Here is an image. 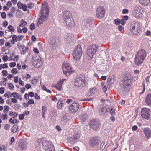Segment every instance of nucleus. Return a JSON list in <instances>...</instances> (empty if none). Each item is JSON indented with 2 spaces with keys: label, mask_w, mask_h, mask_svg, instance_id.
<instances>
[{
  "label": "nucleus",
  "mask_w": 151,
  "mask_h": 151,
  "mask_svg": "<svg viewBox=\"0 0 151 151\" xmlns=\"http://www.w3.org/2000/svg\"><path fill=\"white\" fill-rule=\"evenodd\" d=\"M141 29V26L139 22H136L132 24L130 27V29L132 33L135 35L138 34Z\"/></svg>",
  "instance_id": "423d86ee"
},
{
  "label": "nucleus",
  "mask_w": 151,
  "mask_h": 151,
  "mask_svg": "<svg viewBox=\"0 0 151 151\" xmlns=\"http://www.w3.org/2000/svg\"><path fill=\"white\" fill-rule=\"evenodd\" d=\"M64 105V104L63 103L61 99H59L57 103L58 108L59 109H61Z\"/></svg>",
  "instance_id": "7c9ffc66"
},
{
  "label": "nucleus",
  "mask_w": 151,
  "mask_h": 151,
  "mask_svg": "<svg viewBox=\"0 0 151 151\" xmlns=\"http://www.w3.org/2000/svg\"><path fill=\"white\" fill-rule=\"evenodd\" d=\"M18 129V127L17 125H14L12 128V132L13 133H15L17 132Z\"/></svg>",
  "instance_id": "2f4dec72"
},
{
  "label": "nucleus",
  "mask_w": 151,
  "mask_h": 151,
  "mask_svg": "<svg viewBox=\"0 0 151 151\" xmlns=\"http://www.w3.org/2000/svg\"><path fill=\"white\" fill-rule=\"evenodd\" d=\"M145 101L148 105H151V94H149L146 96L145 99Z\"/></svg>",
  "instance_id": "cd10ccee"
},
{
  "label": "nucleus",
  "mask_w": 151,
  "mask_h": 151,
  "mask_svg": "<svg viewBox=\"0 0 151 151\" xmlns=\"http://www.w3.org/2000/svg\"><path fill=\"white\" fill-rule=\"evenodd\" d=\"M146 56V52L145 50H142L139 51L136 54L135 58V62L137 65L142 63Z\"/></svg>",
  "instance_id": "7ed1b4c3"
},
{
  "label": "nucleus",
  "mask_w": 151,
  "mask_h": 151,
  "mask_svg": "<svg viewBox=\"0 0 151 151\" xmlns=\"http://www.w3.org/2000/svg\"><path fill=\"white\" fill-rule=\"evenodd\" d=\"M100 109L99 113L101 115H106L109 113L108 111H107V108L106 107L101 106L100 107Z\"/></svg>",
  "instance_id": "a211bd4d"
},
{
  "label": "nucleus",
  "mask_w": 151,
  "mask_h": 151,
  "mask_svg": "<svg viewBox=\"0 0 151 151\" xmlns=\"http://www.w3.org/2000/svg\"><path fill=\"white\" fill-rule=\"evenodd\" d=\"M100 126V122L98 120L93 119L90 123V128L94 130L97 129Z\"/></svg>",
  "instance_id": "2eb2a0df"
},
{
  "label": "nucleus",
  "mask_w": 151,
  "mask_h": 151,
  "mask_svg": "<svg viewBox=\"0 0 151 151\" xmlns=\"http://www.w3.org/2000/svg\"><path fill=\"white\" fill-rule=\"evenodd\" d=\"M19 147L22 150H25L27 147V143L24 142H21L19 144Z\"/></svg>",
  "instance_id": "a878e982"
},
{
  "label": "nucleus",
  "mask_w": 151,
  "mask_h": 151,
  "mask_svg": "<svg viewBox=\"0 0 151 151\" xmlns=\"http://www.w3.org/2000/svg\"><path fill=\"white\" fill-rule=\"evenodd\" d=\"M8 86L9 89H13L14 87V85L12 83H8Z\"/></svg>",
  "instance_id": "603ef678"
},
{
  "label": "nucleus",
  "mask_w": 151,
  "mask_h": 151,
  "mask_svg": "<svg viewBox=\"0 0 151 151\" xmlns=\"http://www.w3.org/2000/svg\"><path fill=\"white\" fill-rule=\"evenodd\" d=\"M98 49V47L95 45L89 46L87 52L88 58L91 59L93 56L97 52Z\"/></svg>",
  "instance_id": "39448f33"
},
{
  "label": "nucleus",
  "mask_w": 151,
  "mask_h": 151,
  "mask_svg": "<svg viewBox=\"0 0 151 151\" xmlns=\"http://www.w3.org/2000/svg\"><path fill=\"white\" fill-rule=\"evenodd\" d=\"M42 114H46L47 112V108L46 106H43L42 107Z\"/></svg>",
  "instance_id": "c03bdc74"
},
{
  "label": "nucleus",
  "mask_w": 151,
  "mask_h": 151,
  "mask_svg": "<svg viewBox=\"0 0 151 151\" xmlns=\"http://www.w3.org/2000/svg\"><path fill=\"white\" fill-rule=\"evenodd\" d=\"M0 149L1 151H6L7 150V146L3 145L0 147Z\"/></svg>",
  "instance_id": "a18cd8bd"
},
{
  "label": "nucleus",
  "mask_w": 151,
  "mask_h": 151,
  "mask_svg": "<svg viewBox=\"0 0 151 151\" xmlns=\"http://www.w3.org/2000/svg\"><path fill=\"white\" fill-rule=\"evenodd\" d=\"M4 109L3 112L4 113H7L9 110V107L7 105H5L4 106Z\"/></svg>",
  "instance_id": "58836bf2"
},
{
  "label": "nucleus",
  "mask_w": 151,
  "mask_h": 151,
  "mask_svg": "<svg viewBox=\"0 0 151 151\" xmlns=\"http://www.w3.org/2000/svg\"><path fill=\"white\" fill-rule=\"evenodd\" d=\"M49 45L50 48L51 50H55L56 46V39L54 37L51 38L49 41Z\"/></svg>",
  "instance_id": "f3484780"
},
{
  "label": "nucleus",
  "mask_w": 151,
  "mask_h": 151,
  "mask_svg": "<svg viewBox=\"0 0 151 151\" xmlns=\"http://www.w3.org/2000/svg\"><path fill=\"white\" fill-rule=\"evenodd\" d=\"M0 116L1 119L3 120H6L8 118V115L6 113L1 114Z\"/></svg>",
  "instance_id": "79ce46f5"
},
{
  "label": "nucleus",
  "mask_w": 151,
  "mask_h": 151,
  "mask_svg": "<svg viewBox=\"0 0 151 151\" xmlns=\"http://www.w3.org/2000/svg\"><path fill=\"white\" fill-rule=\"evenodd\" d=\"M85 80L83 77H79L76 78L74 81L75 85L79 88H82L85 85Z\"/></svg>",
  "instance_id": "6e6552de"
},
{
  "label": "nucleus",
  "mask_w": 151,
  "mask_h": 151,
  "mask_svg": "<svg viewBox=\"0 0 151 151\" xmlns=\"http://www.w3.org/2000/svg\"><path fill=\"white\" fill-rule=\"evenodd\" d=\"M8 67L7 63H5L3 64H0V70H1L2 69L7 68Z\"/></svg>",
  "instance_id": "ea45409f"
},
{
  "label": "nucleus",
  "mask_w": 151,
  "mask_h": 151,
  "mask_svg": "<svg viewBox=\"0 0 151 151\" xmlns=\"http://www.w3.org/2000/svg\"><path fill=\"white\" fill-rule=\"evenodd\" d=\"M24 98L26 101H28L29 99V95L28 94L26 93L25 94Z\"/></svg>",
  "instance_id": "6e6d98bb"
},
{
  "label": "nucleus",
  "mask_w": 151,
  "mask_h": 151,
  "mask_svg": "<svg viewBox=\"0 0 151 151\" xmlns=\"http://www.w3.org/2000/svg\"><path fill=\"white\" fill-rule=\"evenodd\" d=\"M72 35L69 33H67L65 36V40L68 42L71 41L72 39Z\"/></svg>",
  "instance_id": "393cba45"
},
{
  "label": "nucleus",
  "mask_w": 151,
  "mask_h": 151,
  "mask_svg": "<svg viewBox=\"0 0 151 151\" xmlns=\"http://www.w3.org/2000/svg\"><path fill=\"white\" fill-rule=\"evenodd\" d=\"M30 29L32 30H34L35 28L34 24L33 23H32L30 26Z\"/></svg>",
  "instance_id": "bf43d9fd"
},
{
  "label": "nucleus",
  "mask_w": 151,
  "mask_h": 151,
  "mask_svg": "<svg viewBox=\"0 0 151 151\" xmlns=\"http://www.w3.org/2000/svg\"><path fill=\"white\" fill-rule=\"evenodd\" d=\"M144 134L146 137L147 138H149L151 137V130L148 128H145L144 129Z\"/></svg>",
  "instance_id": "4be33fe9"
},
{
  "label": "nucleus",
  "mask_w": 151,
  "mask_h": 151,
  "mask_svg": "<svg viewBox=\"0 0 151 151\" xmlns=\"http://www.w3.org/2000/svg\"><path fill=\"white\" fill-rule=\"evenodd\" d=\"M62 67L64 73L67 76H68L71 73V67L68 63H64L63 64Z\"/></svg>",
  "instance_id": "9d476101"
},
{
  "label": "nucleus",
  "mask_w": 151,
  "mask_h": 151,
  "mask_svg": "<svg viewBox=\"0 0 151 151\" xmlns=\"http://www.w3.org/2000/svg\"><path fill=\"white\" fill-rule=\"evenodd\" d=\"M10 59L11 60H13L15 61H17L19 59V56L18 55H14V54H11Z\"/></svg>",
  "instance_id": "c85d7f7f"
},
{
  "label": "nucleus",
  "mask_w": 151,
  "mask_h": 151,
  "mask_svg": "<svg viewBox=\"0 0 151 151\" xmlns=\"http://www.w3.org/2000/svg\"><path fill=\"white\" fill-rule=\"evenodd\" d=\"M1 16L2 18L4 19L6 17V15L5 12H2L1 13Z\"/></svg>",
  "instance_id": "0e129e2a"
},
{
  "label": "nucleus",
  "mask_w": 151,
  "mask_h": 151,
  "mask_svg": "<svg viewBox=\"0 0 151 151\" xmlns=\"http://www.w3.org/2000/svg\"><path fill=\"white\" fill-rule=\"evenodd\" d=\"M16 120V119L14 117H12L9 120V122L10 123L14 124L15 121Z\"/></svg>",
  "instance_id": "864d4df0"
},
{
  "label": "nucleus",
  "mask_w": 151,
  "mask_h": 151,
  "mask_svg": "<svg viewBox=\"0 0 151 151\" xmlns=\"http://www.w3.org/2000/svg\"><path fill=\"white\" fill-rule=\"evenodd\" d=\"M141 115L143 118L147 120L149 119L150 116L149 109L146 108L142 109L141 111Z\"/></svg>",
  "instance_id": "4468645a"
},
{
  "label": "nucleus",
  "mask_w": 151,
  "mask_h": 151,
  "mask_svg": "<svg viewBox=\"0 0 151 151\" xmlns=\"http://www.w3.org/2000/svg\"><path fill=\"white\" fill-rule=\"evenodd\" d=\"M8 59V57L7 55H5L3 57V60L4 62L6 61Z\"/></svg>",
  "instance_id": "338daca9"
},
{
  "label": "nucleus",
  "mask_w": 151,
  "mask_h": 151,
  "mask_svg": "<svg viewBox=\"0 0 151 151\" xmlns=\"http://www.w3.org/2000/svg\"><path fill=\"white\" fill-rule=\"evenodd\" d=\"M28 47L23 48L22 47L20 50V52L22 55L24 54L26 52V51L28 50Z\"/></svg>",
  "instance_id": "f704fd0d"
},
{
  "label": "nucleus",
  "mask_w": 151,
  "mask_h": 151,
  "mask_svg": "<svg viewBox=\"0 0 151 151\" xmlns=\"http://www.w3.org/2000/svg\"><path fill=\"white\" fill-rule=\"evenodd\" d=\"M150 77L149 76H147L145 78V80L144 81L143 83H142V85H143L144 84L145 85V83L146 82V85L147 86L149 83Z\"/></svg>",
  "instance_id": "4c0bfd02"
},
{
  "label": "nucleus",
  "mask_w": 151,
  "mask_h": 151,
  "mask_svg": "<svg viewBox=\"0 0 151 151\" xmlns=\"http://www.w3.org/2000/svg\"><path fill=\"white\" fill-rule=\"evenodd\" d=\"M42 59L40 55L33 57L32 59V63L34 66L36 67L41 66L43 64Z\"/></svg>",
  "instance_id": "0eeeda50"
},
{
  "label": "nucleus",
  "mask_w": 151,
  "mask_h": 151,
  "mask_svg": "<svg viewBox=\"0 0 151 151\" xmlns=\"http://www.w3.org/2000/svg\"><path fill=\"white\" fill-rule=\"evenodd\" d=\"M20 22L21 23L19 26L21 27L25 26L27 24V22L23 19H22L21 20Z\"/></svg>",
  "instance_id": "c9c22d12"
},
{
  "label": "nucleus",
  "mask_w": 151,
  "mask_h": 151,
  "mask_svg": "<svg viewBox=\"0 0 151 151\" xmlns=\"http://www.w3.org/2000/svg\"><path fill=\"white\" fill-rule=\"evenodd\" d=\"M80 135L78 133L73 137L70 138V140H72V143H73L76 142V141L80 138Z\"/></svg>",
  "instance_id": "bb28decb"
},
{
  "label": "nucleus",
  "mask_w": 151,
  "mask_h": 151,
  "mask_svg": "<svg viewBox=\"0 0 151 151\" xmlns=\"http://www.w3.org/2000/svg\"><path fill=\"white\" fill-rule=\"evenodd\" d=\"M65 80V79H62L58 81L57 84L55 86V87L58 90H61L62 84Z\"/></svg>",
  "instance_id": "5701e85b"
},
{
  "label": "nucleus",
  "mask_w": 151,
  "mask_h": 151,
  "mask_svg": "<svg viewBox=\"0 0 151 151\" xmlns=\"http://www.w3.org/2000/svg\"><path fill=\"white\" fill-rule=\"evenodd\" d=\"M98 139L95 137L92 138L90 140V144L92 146H97L99 143Z\"/></svg>",
  "instance_id": "412c9836"
},
{
  "label": "nucleus",
  "mask_w": 151,
  "mask_h": 151,
  "mask_svg": "<svg viewBox=\"0 0 151 151\" xmlns=\"http://www.w3.org/2000/svg\"><path fill=\"white\" fill-rule=\"evenodd\" d=\"M16 65V63L15 62L11 63L9 65L10 67L13 68Z\"/></svg>",
  "instance_id": "e2e57ef3"
},
{
  "label": "nucleus",
  "mask_w": 151,
  "mask_h": 151,
  "mask_svg": "<svg viewBox=\"0 0 151 151\" xmlns=\"http://www.w3.org/2000/svg\"><path fill=\"white\" fill-rule=\"evenodd\" d=\"M18 7L19 9H22L24 4H22L20 2H18L17 4Z\"/></svg>",
  "instance_id": "5fc2aeb1"
},
{
  "label": "nucleus",
  "mask_w": 151,
  "mask_h": 151,
  "mask_svg": "<svg viewBox=\"0 0 151 151\" xmlns=\"http://www.w3.org/2000/svg\"><path fill=\"white\" fill-rule=\"evenodd\" d=\"M110 112L111 115H114L115 114V112L114 109H113V108L111 107L110 108Z\"/></svg>",
  "instance_id": "3c124183"
},
{
  "label": "nucleus",
  "mask_w": 151,
  "mask_h": 151,
  "mask_svg": "<svg viewBox=\"0 0 151 151\" xmlns=\"http://www.w3.org/2000/svg\"><path fill=\"white\" fill-rule=\"evenodd\" d=\"M106 83L105 82L102 81L101 82V87L102 88L105 93L107 91V88L106 86L105 85Z\"/></svg>",
  "instance_id": "72a5a7b5"
},
{
  "label": "nucleus",
  "mask_w": 151,
  "mask_h": 151,
  "mask_svg": "<svg viewBox=\"0 0 151 151\" xmlns=\"http://www.w3.org/2000/svg\"><path fill=\"white\" fill-rule=\"evenodd\" d=\"M49 10L47 4L45 2L42 4V9L41 11V16L38 22V25H40L42 23V22L48 18Z\"/></svg>",
  "instance_id": "f257e3e1"
},
{
  "label": "nucleus",
  "mask_w": 151,
  "mask_h": 151,
  "mask_svg": "<svg viewBox=\"0 0 151 151\" xmlns=\"http://www.w3.org/2000/svg\"><path fill=\"white\" fill-rule=\"evenodd\" d=\"M18 72V71L16 68H13L11 70V73L14 75L17 73Z\"/></svg>",
  "instance_id": "49530a36"
},
{
  "label": "nucleus",
  "mask_w": 151,
  "mask_h": 151,
  "mask_svg": "<svg viewBox=\"0 0 151 151\" xmlns=\"http://www.w3.org/2000/svg\"><path fill=\"white\" fill-rule=\"evenodd\" d=\"M122 12L123 14H127L129 12V11L128 9H125L122 10Z\"/></svg>",
  "instance_id": "4d7b16f0"
},
{
  "label": "nucleus",
  "mask_w": 151,
  "mask_h": 151,
  "mask_svg": "<svg viewBox=\"0 0 151 151\" xmlns=\"http://www.w3.org/2000/svg\"><path fill=\"white\" fill-rule=\"evenodd\" d=\"M2 73L4 76H6L7 75L8 72L6 70H5L2 71Z\"/></svg>",
  "instance_id": "13d9d810"
},
{
  "label": "nucleus",
  "mask_w": 151,
  "mask_h": 151,
  "mask_svg": "<svg viewBox=\"0 0 151 151\" xmlns=\"http://www.w3.org/2000/svg\"><path fill=\"white\" fill-rule=\"evenodd\" d=\"M79 106V104L78 103L74 102L69 106V108L72 112L74 113L77 111Z\"/></svg>",
  "instance_id": "dca6fc26"
},
{
  "label": "nucleus",
  "mask_w": 151,
  "mask_h": 151,
  "mask_svg": "<svg viewBox=\"0 0 151 151\" xmlns=\"http://www.w3.org/2000/svg\"><path fill=\"white\" fill-rule=\"evenodd\" d=\"M63 17L64 21L69 19L70 18H72L71 14L69 11L67 10L64 11L63 14Z\"/></svg>",
  "instance_id": "aec40b11"
},
{
  "label": "nucleus",
  "mask_w": 151,
  "mask_h": 151,
  "mask_svg": "<svg viewBox=\"0 0 151 151\" xmlns=\"http://www.w3.org/2000/svg\"><path fill=\"white\" fill-rule=\"evenodd\" d=\"M66 24L68 27H72L74 26V22L73 18H70V19L65 21Z\"/></svg>",
  "instance_id": "6ab92c4d"
},
{
  "label": "nucleus",
  "mask_w": 151,
  "mask_h": 151,
  "mask_svg": "<svg viewBox=\"0 0 151 151\" xmlns=\"http://www.w3.org/2000/svg\"><path fill=\"white\" fill-rule=\"evenodd\" d=\"M14 82L16 83H18L19 82V78L17 76H15L14 78Z\"/></svg>",
  "instance_id": "680f3d73"
},
{
  "label": "nucleus",
  "mask_w": 151,
  "mask_h": 151,
  "mask_svg": "<svg viewBox=\"0 0 151 151\" xmlns=\"http://www.w3.org/2000/svg\"><path fill=\"white\" fill-rule=\"evenodd\" d=\"M18 40L17 36L15 35H14L12 36V40L11 42L12 44H14L15 42H17Z\"/></svg>",
  "instance_id": "473e14b6"
},
{
  "label": "nucleus",
  "mask_w": 151,
  "mask_h": 151,
  "mask_svg": "<svg viewBox=\"0 0 151 151\" xmlns=\"http://www.w3.org/2000/svg\"><path fill=\"white\" fill-rule=\"evenodd\" d=\"M43 144L44 148L46 151H55L54 145L50 141L46 140Z\"/></svg>",
  "instance_id": "f8f14e48"
},
{
  "label": "nucleus",
  "mask_w": 151,
  "mask_h": 151,
  "mask_svg": "<svg viewBox=\"0 0 151 151\" xmlns=\"http://www.w3.org/2000/svg\"><path fill=\"white\" fill-rule=\"evenodd\" d=\"M96 92V89L95 88H92L90 89V92L91 94H93Z\"/></svg>",
  "instance_id": "052dcab7"
},
{
  "label": "nucleus",
  "mask_w": 151,
  "mask_h": 151,
  "mask_svg": "<svg viewBox=\"0 0 151 151\" xmlns=\"http://www.w3.org/2000/svg\"><path fill=\"white\" fill-rule=\"evenodd\" d=\"M115 76L112 75L109 76L107 78V83L108 85L113 83L114 82Z\"/></svg>",
  "instance_id": "b1692460"
},
{
  "label": "nucleus",
  "mask_w": 151,
  "mask_h": 151,
  "mask_svg": "<svg viewBox=\"0 0 151 151\" xmlns=\"http://www.w3.org/2000/svg\"><path fill=\"white\" fill-rule=\"evenodd\" d=\"M5 33L6 35H7L8 33L9 34V35H8V37H10L12 35V33H11V32H10L9 29L6 30L5 31Z\"/></svg>",
  "instance_id": "37998d69"
},
{
  "label": "nucleus",
  "mask_w": 151,
  "mask_h": 151,
  "mask_svg": "<svg viewBox=\"0 0 151 151\" xmlns=\"http://www.w3.org/2000/svg\"><path fill=\"white\" fill-rule=\"evenodd\" d=\"M24 116H25V115L24 114H21L19 115V118L20 120H22L24 119Z\"/></svg>",
  "instance_id": "774afa93"
},
{
  "label": "nucleus",
  "mask_w": 151,
  "mask_h": 151,
  "mask_svg": "<svg viewBox=\"0 0 151 151\" xmlns=\"http://www.w3.org/2000/svg\"><path fill=\"white\" fill-rule=\"evenodd\" d=\"M107 144V143L106 142H103L101 143L100 146V149L101 151L104 149Z\"/></svg>",
  "instance_id": "e433bc0d"
},
{
  "label": "nucleus",
  "mask_w": 151,
  "mask_h": 151,
  "mask_svg": "<svg viewBox=\"0 0 151 151\" xmlns=\"http://www.w3.org/2000/svg\"><path fill=\"white\" fill-rule=\"evenodd\" d=\"M140 4L144 5H147L150 2V0H139Z\"/></svg>",
  "instance_id": "c756f323"
},
{
  "label": "nucleus",
  "mask_w": 151,
  "mask_h": 151,
  "mask_svg": "<svg viewBox=\"0 0 151 151\" xmlns=\"http://www.w3.org/2000/svg\"><path fill=\"white\" fill-rule=\"evenodd\" d=\"M19 97L20 96L18 93L16 92H14V98L17 99H19Z\"/></svg>",
  "instance_id": "de8ad7c7"
},
{
  "label": "nucleus",
  "mask_w": 151,
  "mask_h": 151,
  "mask_svg": "<svg viewBox=\"0 0 151 151\" xmlns=\"http://www.w3.org/2000/svg\"><path fill=\"white\" fill-rule=\"evenodd\" d=\"M42 88L43 90L45 91L48 93H50L51 92V91L50 90L47 89L46 86L44 85L42 86Z\"/></svg>",
  "instance_id": "09e8293b"
},
{
  "label": "nucleus",
  "mask_w": 151,
  "mask_h": 151,
  "mask_svg": "<svg viewBox=\"0 0 151 151\" xmlns=\"http://www.w3.org/2000/svg\"><path fill=\"white\" fill-rule=\"evenodd\" d=\"M132 79V75L129 73H127L124 76L121 84L123 87L126 91H129L131 88V84Z\"/></svg>",
  "instance_id": "f03ea898"
},
{
  "label": "nucleus",
  "mask_w": 151,
  "mask_h": 151,
  "mask_svg": "<svg viewBox=\"0 0 151 151\" xmlns=\"http://www.w3.org/2000/svg\"><path fill=\"white\" fill-rule=\"evenodd\" d=\"M82 54V50L81 47L80 45H78L74 49L73 53V55L75 60H79Z\"/></svg>",
  "instance_id": "20e7f679"
},
{
  "label": "nucleus",
  "mask_w": 151,
  "mask_h": 151,
  "mask_svg": "<svg viewBox=\"0 0 151 151\" xmlns=\"http://www.w3.org/2000/svg\"><path fill=\"white\" fill-rule=\"evenodd\" d=\"M28 102L29 105L34 104L35 103L34 101L32 99H29Z\"/></svg>",
  "instance_id": "69168bd1"
},
{
  "label": "nucleus",
  "mask_w": 151,
  "mask_h": 151,
  "mask_svg": "<svg viewBox=\"0 0 151 151\" xmlns=\"http://www.w3.org/2000/svg\"><path fill=\"white\" fill-rule=\"evenodd\" d=\"M105 11L103 7L100 6L96 10V15L99 18H103L104 15Z\"/></svg>",
  "instance_id": "ddd939ff"
},
{
  "label": "nucleus",
  "mask_w": 151,
  "mask_h": 151,
  "mask_svg": "<svg viewBox=\"0 0 151 151\" xmlns=\"http://www.w3.org/2000/svg\"><path fill=\"white\" fill-rule=\"evenodd\" d=\"M115 23L116 25H119L120 23V20L119 19H117L114 20Z\"/></svg>",
  "instance_id": "8fccbe9b"
},
{
  "label": "nucleus",
  "mask_w": 151,
  "mask_h": 151,
  "mask_svg": "<svg viewBox=\"0 0 151 151\" xmlns=\"http://www.w3.org/2000/svg\"><path fill=\"white\" fill-rule=\"evenodd\" d=\"M142 9L140 6L136 7L134 11L133 14V17L138 19L140 18L142 15Z\"/></svg>",
  "instance_id": "1a4fd4ad"
},
{
  "label": "nucleus",
  "mask_w": 151,
  "mask_h": 151,
  "mask_svg": "<svg viewBox=\"0 0 151 151\" xmlns=\"http://www.w3.org/2000/svg\"><path fill=\"white\" fill-rule=\"evenodd\" d=\"M8 29L9 30L10 32L12 33V32H13L15 31V29L14 27L12 25H10L8 26Z\"/></svg>",
  "instance_id": "a19ab883"
},
{
  "label": "nucleus",
  "mask_w": 151,
  "mask_h": 151,
  "mask_svg": "<svg viewBox=\"0 0 151 151\" xmlns=\"http://www.w3.org/2000/svg\"><path fill=\"white\" fill-rule=\"evenodd\" d=\"M46 140L43 139H39L37 140L35 143V145L36 149L38 151L41 150V147L43 146L44 147L43 144L46 142Z\"/></svg>",
  "instance_id": "9b49d317"
}]
</instances>
